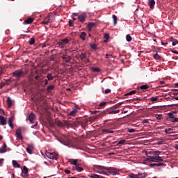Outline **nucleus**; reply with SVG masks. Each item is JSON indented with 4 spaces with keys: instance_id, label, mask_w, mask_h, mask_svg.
<instances>
[{
    "instance_id": "obj_47",
    "label": "nucleus",
    "mask_w": 178,
    "mask_h": 178,
    "mask_svg": "<svg viewBox=\"0 0 178 178\" xmlns=\"http://www.w3.org/2000/svg\"><path fill=\"white\" fill-rule=\"evenodd\" d=\"M121 104H122V102L118 103V104H117L113 106H112V108H113V109L118 108L121 106Z\"/></svg>"
},
{
    "instance_id": "obj_52",
    "label": "nucleus",
    "mask_w": 178,
    "mask_h": 178,
    "mask_svg": "<svg viewBox=\"0 0 178 178\" xmlns=\"http://www.w3.org/2000/svg\"><path fill=\"white\" fill-rule=\"evenodd\" d=\"M170 121L171 122V123H175V122H178V118H173L172 120H170Z\"/></svg>"
},
{
    "instance_id": "obj_48",
    "label": "nucleus",
    "mask_w": 178,
    "mask_h": 178,
    "mask_svg": "<svg viewBox=\"0 0 178 178\" xmlns=\"http://www.w3.org/2000/svg\"><path fill=\"white\" fill-rule=\"evenodd\" d=\"M129 177H131V178H138V175H136V174H134V173L129 174Z\"/></svg>"
},
{
    "instance_id": "obj_22",
    "label": "nucleus",
    "mask_w": 178,
    "mask_h": 178,
    "mask_svg": "<svg viewBox=\"0 0 178 178\" xmlns=\"http://www.w3.org/2000/svg\"><path fill=\"white\" fill-rule=\"evenodd\" d=\"M170 40H171V42H172V46H176V45L178 44V40H177V39H175V38H173V37H171V38H170Z\"/></svg>"
},
{
    "instance_id": "obj_36",
    "label": "nucleus",
    "mask_w": 178,
    "mask_h": 178,
    "mask_svg": "<svg viewBox=\"0 0 178 178\" xmlns=\"http://www.w3.org/2000/svg\"><path fill=\"white\" fill-rule=\"evenodd\" d=\"M55 89V86L51 85V86H49L47 88V90L48 92H51V90H54Z\"/></svg>"
},
{
    "instance_id": "obj_20",
    "label": "nucleus",
    "mask_w": 178,
    "mask_h": 178,
    "mask_svg": "<svg viewBox=\"0 0 178 178\" xmlns=\"http://www.w3.org/2000/svg\"><path fill=\"white\" fill-rule=\"evenodd\" d=\"M149 86H147V85H143L140 87H138V89H140L141 90H143V92H145V90H147V89H149Z\"/></svg>"
},
{
    "instance_id": "obj_15",
    "label": "nucleus",
    "mask_w": 178,
    "mask_h": 178,
    "mask_svg": "<svg viewBox=\"0 0 178 178\" xmlns=\"http://www.w3.org/2000/svg\"><path fill=\"white\" fill-rule=\"evenodd\" d=\"M0 125H6V118L3 115H0Z\"/></svg>"
},
{
    "instance_id": "obj_3",
    "label": "nucleus",
    "mask_w": 178,
    "mask_h": 178,
    "mask_svg": "<svg viewBox=\"0 0 178 178\" xmlns=\"http://www.w3.org/2000/svg\"><path fill=\"white\" fill-rule=\"evenodd\" d=\"M45 157L49 159H52V160H57L58 159V156L57 154L56 153H49L47 152L45 154Z\"/></svg>"
},
{
    "instance_id": "obj_45",
    "label": "nucleus",
    "mask_w": 178,
    "mask_h": 178,
    "mask_svg": "<svg viewBox=\"0 0 178 178\" xmlns=\"http://www.w3.org/2000/svg\"><path fill=\"white\" fill-rule=\"evenodd\" d=\"M47 78L48 81H51L54 79V76L51 74H47Z\"/></svg>"
},
{
    "instance_id": "obj_29",
    "label": "nucleus",
    "mask_w": 178,
    "mask_h": 178,
    "mask_svg": "<svg viewBox=\"0 0 178 178\" xmlns=\"http://www.w3.org/2000/svg\"><path fill=\"white\" fill-rule=\"evenodd\" d=\"M88 177L90 178H102L99 177V175H97V174L95 173L89 174Z\"/></svg>"
},
{
    "instance_id": "obj_21",
    "label": "nucleus",
    "mask_w": 178,
    "mask_h": 178,
    "mask_svg": "<svg viewBox=\"0 0 178 178\" xmlns=\"http://www.w3.org/2000/svg\"><path fill=\"white\" fill-rule=\"evenodd\" d=\"M13 168H21V165L18 164L17 162L15 160L13 161Z\"/></svg>"
},
{
    "instance_id": "obj_41",
    "label": "nucleus",
    "mask_w": 178,
    "mask_h": 178,
    "mask_svg": "<svg viewBox=\"0 0 178 178\" xmlns=\"http://www.w3.org/2000/svg\"><path fill=\"white\" fill-rule=\"evenodd\" d=\"M165 131L166 134H171L172 131H173V129L172 128L165 129Z\"/></svg>"
},
{
    "instance_id": "obj_58",
    "label": "nucleus",
    "mask_w": 178,
    "mask_h": 178,
    "mask_svg": "<svg viewBox=\"0 0 178 178\" xmlns=\"http://www.w3.org/2000/svg\"><path fill=\"white\" fill-rule=\"evenodd\" d=\"M26 152H27L29 154H32V149L30 148V147H27V148H26Z\"/></svg>"
},
{
    "instance_id": "obj_9",
    "label": "nucleus",
    "mask_w": 178,
    "mask_h": 178,
    "mask_svg": "<svg viewBox=\"0 0 178 178\" xmlns=\"http://www.w3.org/2000/svg\"><path fill=\"white\" fill-rule=\"evenodd\" d=\"M62 58H63V60L66 63H70V61L71 60L72 57H71V56H67V54H63V55L62 56Z\"/></svg>"
},
{
    "instance_id": "obj_33",
    "label": "nucleus",
    "mask_w": 178,
    "mask_h": 178,
    "mask_svg": "<svg viewBox=\"0 0 178 178\" xmlns=\"http://www.w3.org/2000/svg\"><path fill=\"white\" fill-rule=\"evenodd\" d=\"M138 178H145L147 177V173H138L137 174Z\"/></svg>"
},
{
    "instance_id": "obj_55",
    "label": "nucleus",
    "mask_w": 178,
    "mask_h": 178,
    "mask_svg": "<svg viewBox=\"0 0 178 178\" xmlns=\"http://www.w3.org/2000/svg\"><path fill=\"white\" fill-rule=\"evenodd\" d=\"M113 58V54H106V58Z\"/></svg>"
},
{
    "instance_id": "obj_11",
    "label": "nucleus",
    "mask_w": 178,
    "mask_h": 178,
    "mask_svg": "<svg viewBox=\"0 0 178 178\" xmlns=\"http://www.w3.org/2000/svg\"><path fill=\"white\" fill-rule=\"evenodd\" d=\"M28 120L31 124H33L34 122V120H35V115L33 113V112H31V114L29 115Z\"/></svg>"
},
{
    "instance_id": "obj_18",
    "label": "nucleus",
    "mask_w": 178,
    "mask_h": 178,
    "mask_svg": "<svg viewBox=\"0 0 178 178\" xmlns=\"http://www.w3.org/2000/svg\"><path fill=\"white\" fill-rule=\"evenodd\" d=\"M156 2L154 0H148V5L150 6L151 9H154Z\"/></svg>"
},
{
    "instance_id": "obj_56",
    "label": "nucleus",
    "mask_w": 178,
    "mask_h": 178,
    "mask_svg": "<svg viewBox=\"0 0 178 178\" xmlns=\"http://www.w3.org/2000/svg\"><path fill=\"white\" fill-rule=\"evenodd\" d=\"M83 170V168L81 167H79V165H76V171L81 172Z\"/></svg>"
},
{
    "instance_id": "obj_50",
    "label": "nucleus",
    "mask_w": 178,
    "mask_h": 178,
    "mask_svg": "<svg viewBox=\"0 0 178 178\" xmlns=\"http://www.w3.org/2000/svg\"><path fill=\"white\" fill-rule=\"evenodd\" d=\"M7 152V149H5L3 147L2 148H0V153L3 154Z\"/></svg>"
},
{
    "instance_id": "obj_43",
    "label": "nucleus",
    "mask_w": 178,
    "mask_h": 178,
    "mask_svg": "<svg viewBox=\"0 0 178 178\" xmlns=\"http://www.w3.org/2000/svg\"><path fill=\"white\" fill-rule=\"evenodd\" d=\"M99 118V115H97L95 117H92L90 119V121L91 122H95L97 119Z\"/></svg>"
},
{
    "instance_id": "obj_57",
    "label": "nucleus",
    "mask_w": 178,
    "mask_h": 178,
    "mask_svg": "<svg viewBox=\"0 0 178 178\" xmlns=\"http://www.w3.org/2000/svg\"><path fill=\"white\" fill-rule=\"evenodd\" d=\"M69 26H70V27H74V22L72 21V20H70V21H69Z\"/></svg>"
},
{
    "instance_id": "obj_19",
    "label": "nucleus",
    "mask_w": 178,
    "mask_h": 178,
    "mask_svg": "<svg viewBox=\"0 0 178 178\" xmlns=\"http://www.w3.org/2000/svg\"><path fill=\"white\" fill-rule=\"evenodd\" d=\"M95 22H89V23L88 24V25H87V28H88V29H89L90 31H91L93 27H95Z\"/></svg>"
},
{
    "instance_id": "obj_61",
    "label": "nucleus",
    "mask_w": 178,
    "mask_h": 178,
    "mask_svg": "<svg viewBox=\"0 0 178 178\" xmlns=\"http://www.w3.org/2000/svg\"><path fill=\"white\" fill-rule=\"evenodd\" d=\"M43 83H44V86H47L49 83V80L48 79H44Z\"/></svg>"
},
{
    "instance_id": "obj_2",
    "label": "nucleus",
    "mask_w": 178,
    "mask_h": 178,
    "mask_svg": "<svg viewBox=\"0 0 178 178\" xmlns=\"http://www.w3.org/2000/svg\"><path fill=\"white\" fill-rule=\"evenodd\" d=\"M13 76L15 78H22L24 76V72L22 70H18L13 72Z\"/></svg>"
},
{
    "instance_id": "obj_1",
    "label": "nucleus",
    "mask_w": 178,
    "mask_h": 178,
    "mask_svg": "<svg viewBox=\"0 0 178 178\" xmlns=\"http://www.w3.org/2000/svg\"><path fill=\"white\" fill-rule=\"evenodd\" d=\"M98 168L99 169L103 168L108 171H111V175H116L119 174V170H118V168H113V167L107 168V167H104V166H99Z\"/></svg>"
},
{
    "instance_id": "obj_59",
    "label": "nucleus",
    "mask_w": 178,
    "mask_h": 178,
    "mask_svg": "<svg viewBox=\"0 0 178 178\" xmlns=\"http://www.w3.org/2000/svg\"><path fill=\"white\" fill-rule=\"evenodd\" d=\"M142 124H149V121L148 120H143L141 122Z\"/></svg>"
},
{
    "instance_id": "obj_25",
    "label": "nucleus",
    "mask_w": 178,
    "mask_h": 178,
    "mask_svg": "<svg viewBox=\"0 0 178 178\" xmlns=\"http://www.w3.org/2000/svg\"><path fill=\"white\" fill-rule=\"evenodd\" d=\"M7 103H8V108H11L13 106V100L10 99V97H8Z\"/></svg>"
},
{
    "instance_id": "obj_31",
    "label": "nucleus",
    "mask_w": 178,
    "mask_h": 178,
    "mask_svg": "<svg viewBox=\"0 0 178 178\" xmlns=\"http://www.w3.org/2000/svg\"><path fill=\"white\" fill-rule=\"evenodd\" d=\"M152 155L156 159H162V156H160L159 154H157L156 151H154V152L152 153Z\"/></svg>"
},
{
    "instance_id": "obj_49",
    "label": "nucleus",
    "mask_w": 178,
    "mask_h": 178,
    "mask_svg": "<svg viewBox=\"0 0 178 178\" xmlns=\"http://www.w3.org/2000/svg\"><path fill=\"white\" fill-rule=\"evenodd\" d=\"M90 47H91L92 49H93V50H97V49L96 44H90Z\"/></svg>"
},
{
    "instance_id": "obj_42",
    "label": "nucleus",
    "mask_w": 178,
    "mask_h": 178,
    "mask_svg": "<svg viewBox=\"0 0 178 178\" xmlns=\"http://www.w3.org/2000/svg\"><path fill=\"white\" fill-rule=\"evenodd\" d=\"M92 71L94 72L99 73V72H100V69L98 68L97 67H95L92 68Z\"/></svg>"
},
{
    "instance_id": "obj_12",
    "label": "nucleus",
    "mask_w": 178,
    "mask_h": 178,
    "mask_svg": "<svg viewBox=\"0 0 178 178\" xmlns=\"http://www.w3.org/2000/svg\"><path fill=\"white\" fill-rule=\"evenodd\" d=\"M70 40L68 38H63L61 39V40L60 42H58V44L59 45H65L67 44L68 42H70Z\"/></svg>"
},
{
    "instance_id": "obj_37",
    "label": "nucleus",
    "mask_w": 178,
    "mask_h": 178,
    "mask_svg": "<svg viewBox=\"0 0 178 178\" xmlns=\"http://www.w3.org/2000/svg\"><path fill=\"white\" fill-rule=\"evenodd\" d=\"M112 18L113 19L114 25L115 26L118 23V17L115 15H113Z\"/></svg>"
},
{
    "instance_id": "obj_13",
    "label": "nucleus",
    "mask_w": 178,
    "mask_h": 178,
    "mask_svg": "<svg viewBox=\"0 0 178 178\" xmlns=\"http://www.w3.org/2000/svg\"><path fill=\"white\" fill-rule=\"evenodd\" d=\"M149 166L150 168H155L159 166H166V164H164V163H154L152 164H150Z\"/></svg>"
},
{
    "instance_id": "obj_63",
    "label": "nucleus",
    "mask_w": 178,
    "mask_h": 178,
    "mask_svg": "<svg viewBox=\"0 0 178 178\" xmlns=\"http://www.w3.org/2000/svg\"><path fill=\"white\" fill-rule=\"evenodd\" d=\"M106 104H107V102H102V103H100L99 106L100 107H104V106H106Z\"/></svg>"
},
{
    "instance_id": "obj_34",
    "label": "nucleus",
    "mask_w": 178,
    "mask_h": 178,
    "mask_svg": "<svg viewBox=\"0 0 178 178\" xmlns=\"http://www.w3.org/2000/svg\"><path fill=\"white\" fill-rule=\"evenodd\" d=\"M86 32H82L81 33V35H80V38L84 41L86 40Z\"/></svg>"
},
{
    "instance_id": "obj_51",
    "label": "nucleus",
    "mask_w": 178,
    "mask_h": 178,
    "mask_svg": "<svg viewBox=\"0 0 178 178\" xmlns=\"http://www.w3.org/2000/svg\"><path fill=\"white\" fill-rule=\"evenodd\" d=\"M158 99H159V97H152L151 98H150V100L152 101V102H156V101H158Z\"/></svg>"
},
{
    "instance_id": "obj_23",
    "label": "nucleus",
    "mask_w": 178,
    "mask_h": 178,
    "mask_svg": "<svg viewBox=\"0 0 178 178\" xmlns=\"http://www.w3.org/2000/svg\"><path fill=\"white\" fill-rule=\"evenodd\" d=\"M102 133H106L107 134H111V133H114V131H111L109 129H102Z\"/></svg>"
},
{
    "instance_id": "obj_10",
    "label": "nucleus",
    "mask_w": 178,
    "mask_h": 178,
    "mask_svg": "<svg viewBox=\"0 0 178 178\" xmlns=\"http://www.w3.org/2000/svg\"><path fill=\"white\" fill-rule=\"evenodd\" d=\"M22 175L24 177H27L29 176V170L26 166L23 167Z\"/></svg>"
},
{
    "instance_id": "obj_4",
    "label": "nucleus",
    "mask_w": 178,
    "mask_h": 178,
    "mask_svg": "<svg viewBox=\"0 0 178 178\" xmlns=\"http://www.w3.org/2000/svg\"><path fill=\"white\" fill-rule=\"evenodd\" d=\"M147 160L149 161V162H153V163H159L163 161V159H157L154 156H148Z\"/></svg>"
},
{
    "instance_id": "obj_38",
    "label": "nucleus",
    "mask_w": 178,
    "mask_h": 178,
    "mask_svg": "<svg viewBox=\"0 0 178 178\" xmlns=\"http://www.w3.org/2000/svg\"><path fill=\"white\" fill-rule=\"evenodd\" d=\"M35 42V38H31L29 42V44L30 45H33Z\"/></svg>"
},
{
    "instance_id": "obj_28",
    "label": "nucleus",
    "mask_w": 178,
    "mask_h": 178,
    "mask_svg": "<svg viewBox=\"0 0 178 178\" xmlns=\"http://www.w3.org/2000/svg\"><path fill=\"white\" fill-rule=\"evenodd\" d=\"M8 125L11 129H13L14 125H13V118H10L8 120Z\"/></svg>"
},
{
    "instance_id": "obj_17",
    "label": "nucleus",
    "mask_w": 178,
    "mask_h": 178,
    "mask_svg": "<svg viewBox=\"0 0 178 178\" xmlns=\"http://www.w3.org/2000/svg\"><path fill=\"white\" fill-rule=\"evenodd\" d=\"M78 112L77 109L74 108L70 112H67V115L70 116H75L76 113Z\"/></svg>"
},
{
    "instance_id": "obj_5",
    "label": "nucleus",
    "mask_w": 178,
    "mask_h": 178,
    "mask_svg": "<svg viewBox=\"0 0 178 178\" xmlns=\"http://www.w3.org/2000/svg\"><path fill=\"white\" fill-rule=\"evenodd\" d=\"M53 22V19H51V15L48 14L47 17L42 22L43 24H49V23Z\"/></svg>"
},
{
    "instance_id": "obj_46",
    "label": "nucleus",
    "mask_w": 178,
    "mask_h": 178,
    "mask_svg": "<svg viewBox=\"0 0 178 178\" xmlns=\"http://www.w3.org/2000/svg\"><path fill=\"white\" fill-rule=\"evenodd\" d=\"M136 90H132V91L125 94V96H131V95L136 94Z\"/></svg>"
},
{
    "instance_id": "obj_6",
    "label": "nucleus",
    "mask_w": 178,
    "mask_h": 178,
    "mask_svg": "<svg viewBox=\"0 0 178 178\" xmlns=\"http://www.w3.org/2000/svg\"><path fill=\"white\" fill-rule=\"evenodd\" d=\"M87 18V14L86 13H82L81 15L78 16V19L81 23H84Z\"/></svg>"
},
{
    "instance_id": "obj_54",
    "label": "nucleus",
    "mask_w": 178,
    "mask_h": 178,
    "mask_svg": "<svg viewBox=\"0 0 178 178\" xmlns=\"http://www.w3.org/2000/svg\"><path fill=\"white\" fill-rule=\"evenodd\" d=\"M156 118L157 120H161V119L163 118V115H161V114H159V115L156 114Z\"/></svg>"
},
{
    "instance_id": "obj_44",
    "label": "nucleus",
    "mask_w": 178,
    "mask_h": 178,
    "mask_svg": "<svg viewBox=\"0 0 178 178\" xmlns=\"http://www.w3.org/2000/svg\"><path fill=\"white\" fill-rule=\"evenodd\" d=\"M64 145L65 146H70V140L69 139H65V143H63Z\"/></svg>"
},
{
    "instance_id": "obj_27",
    "label": "nucleus",
    "mask_w": 178,
    "mask_h": 178,
    "mask_svg": "<svg viewBox=\"0 0 178 178\" xmlns=\"http://www.w3.org/2000/svg\"><path fill=\"white\" fill-rule=\"evenodd\" d=\"M70 163L74 165H79V164H77L78 160L76 159H70Z\"/></svg>"
},
{
    "instance_id": "obj_39",
    "label": "nucleus",
    "mask_w": 178,
    "mask_h": 178,
    "mask_svg": "<svg viewBox=\"0 0 178 178\" xmlns=\"http://www.w3.org/2000/svg\"><path fill=\"white\" fill-rule=\"evenodd\" d=\"M45 76L40 75V79H39V83L40 84L44 83V81Z\"/></svg>"
},
{
    "instance_id": "obj_7",
    "label": "nucleus",
    "mask_w": 178,
    "mask_h": 178,
    "mask_svg": "<svg viewBox=\"0 0 178 178\" xmlns=\"http://www.w3.org/2000/svg\"><path fill=\"white\" fill-rule=\"evenodd\" d=\"M99 166H102V165H97L96 167V170H95L96 172V173L109 175V174H108L105 171L102 170L104 168H99Z\"/></svg>"
},
{
    "instance_id": "obj_35",
    "label": "nucleus",
    "mask_w": 178,
    "mask_h": 178,
    "mask_svg": "<svg viewBox=\"0 0 178 178\" xmlns=\"http://www.w3.org/2000/svg\"><path fill=\"white\" fill-rule=\"evenodd\" d=\"M120 112V110H119V109H118V110H116V111L113 110V111H109V112H108V114H110V115H112V114H118V113H119Z\"/></svg>"
},
{
    "instance_id": "obj_8",
    "label": "nucleus",
    "mask_w": 178,
    "mask_h": 178,
    "mask_svg": "<svg viewBox=\"0 0 178 178\" xmlns=\"http://www.w3.org/2000/svg\"><path fill=\"white\" fill-rule=\"evenodd\" d=\"M177 114V111H172V112H170L168 115V117L167 118V120L170 121V120H173V118H175Z\"/></svg>"
},
{
    "instance_id": "obj_30",
    "label": "nucleus",
    "mask_w": 178,
    "mask_h": 178,
    "mask_svg": "<svg viewBox=\"0 0 178 178\" xmlns=\"http://www.w3.org/2000/svg\"><path fill=\"white\" fill-rule=\"evenodd\" d=\"M126 143V140L125 139H122L120 140H119V142L117 143V146L119 145H124V144Z\"/></svg>"
},
{
    "instance_id": "obj_60",
    "label": "nucleus",
    "mask_w": 178,
    "mask_h": 178,
    "mask_svg": "<svg viewBox=\"0 0 178 178\" xmlns=\"http://www.w3.org/2000/svg\"><path fill=\"white\" fill-rule=\"evenodd\" d=\"M111 92V89L107 88V89H106V90H105V94H106V95H108V94H110Z\"/></svg>"
},
{
    "instance_id": "obj_24",
    "label": "nucleus",
    "mask_w": 178,
    "mask_h": 178,
    "mask_svg": "<svg viewBox=\"0 0 178 178\" xmlns=\"http://www.w3.org/2000/svg\"><path fill=\"white\" fill-rule=\"evenodd\" d=\"M10 83H11V81H10V79H9V80H6V83L1 82V83H0V86H1V87H0V89L3 88V87L5 86L6 85H9Z\"/></svg>"
},
{
    "instance_id": "obj_14",
    "label": "nucleus",
    "mask_w": 178,
    "mask_h": 178,
    "mask_svg": "<svg viewBox=\"0 0 178 178\" xmlns=\"http://www.w3.org/2000/svg\"><path fill=\"white\" fill-rule=\"evenodd\" d=\"M16 136L19 140H23V136L21 134V129H17L16 131Z\"/></svg>"
},
{
    "instance_id": "obj_62",
    "label": "nucleus",
    "mask_w": 178,
    "mask_h": 178,
    "mask_svg": "<svg viewBox=\"0 0 178 178\" xmlns=\"http://www.w3.org/2000/svg\"><path fill=\"white\" fill-rule=\"evenodd\" d=\"M40 77H41V74L37 75V76H35V79L39 81Z\"/></svg>"
},
{
    "instance_id": "obj_26",
    "label": "nucleus",
    "mask_w": 178,
    "mask_h": 178,
    "mask_svg": "<svg viewBox=\"0 0 178 178\" xmlns=\"http://www.w3.org/2000/svg\"><path fill=\"white\" fill-rule=\"evenodd\" d=\"M72 125L73 127H78L79 125H81V122L80 121H78V120H76L74 122H73L72 123Z\"/></svg>"
},
{
    "instance_id": "obj_53",
    "label": "nucleus",
    "mask_w": 178,
    "mask_h": 178,
    "mask_svg": "<svg viewBox=\"0 0 178 178\" xmlns=\"http://www.w3.org/2000/svg\"><path fill=\"white\" fill-rule=\"evenodd\" d=\"M132 40V38L130 35H127V42H131Z\"/></svg>"
},
{
    "instance_id": "obj_64",
    "label": "nucleus",
    "mask_w": 178,
    "mask_h": 178,
    "mask_svg": "<svg viewBox=\"0 0 178 178\" xmlns=\"http://www.w3.org/2000/svg\"><path fill=\"white\" fill-rule=\"evenodd\" d=\"M128 131L129 133H134L136 131V129H128Z\"/></svg>"
},
{
    "instance_id": "obj_16",
    "label": "nucleus",
    "mask_w": 178,
    "mask_h": 178,
    "mask_svg": "<svg viewBox=\"0 0 178 178\" xmlns=\"http://www.w3.org/2000/svg\"><path fill=\"white\" fill-rule=\"evenodd\" d=\"M34 22V19L30 17V18H28L27 19L24 20L23 24H32L33 22Z\"/></svg>"
},
{
    "instance_id": "obj_40",
    "label": "nucleus",
    "mask_w": 178,
    "mask_h": 178,
    "mask_svg": "<svg viewBox=\"0 0 178 178\" xmlns=\"http://www.w3.org/2000/svg\"><path fill=\"white\" fill-rule=\"evenodd\" d=\"M79 58L81 59V60H84L87 58V55L86 54H81L79 55Z\"/></svg>"
},
{
    "instance_id": "obj_32",
    "label": "nucleus",
    "mask_w": 178,
    "mask_h": 178,
    "mask_svg": "<svg viewBox=\"0 0 178 178\" xmlns=\"http://www.w3.org/2000/svg\"><path fill=\"white\" fill-rule=\"evenodd\" d=\"M153 57L156 60H160L161 59H162V58L161 57V56H159V54L158 53H156L155 54H154Z\"/></svg>"
}]
</instances>
